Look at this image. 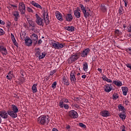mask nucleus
Instances as JSON below:
<instances>
[{
  "mask_svg": "<svg viewBox=\"0 0 131 131\" xmlns=\"http://www.w3.org/2000/svg\"><path fill=\"white\" fill-rule=\"evenodd\" d=\"M18 110L17 106L15 105V104L11 105V111H8L7 112L8 115L12 117V118H16L18 117Z\"/></svg>",
  "mask_w": 131,
  "mask_h": 131,
  "instance_id": "nucleus-1",
  "label": "nucleus"
},
{
  "mask_svg": "<svg viewBox=\"0 0 131 131\" xmlns=\"http://www.w3.org/2000/svg\"><path fill=\"white\" fill-rule=\"evenodd\" d=\"M50 117L49 116H41L37 118L38 123L45 125V124H49L50 122Z\"/></svg>",
  "mask_w": 131,
  "mask_h": 131,
  "instance_id": "nucleus-2",
  "label": "nucleus"
},
{
  "mask_svg": "<svg viewBox=\"0 0 131 131\" xmlns=\"http://www.w3.org/2000/svg\"><path fill=\"white\" fill-rule=\"evenodd\" d=\"M35 55L36 57V58H38L39 60H41V59H43L45 57H46V55L47 54H46V52H41V50H40V49L39 48H36L35 49Z\"/></svg>",
  "mask_w": 131,
  "mask_h": 131,
  "instance_id": "nucleus-3",
  "label": "nucleus"
},
{
  "mask_svg": "<svg viewBox=\"0 0 131 131\" xmlns=\"http://www.w3.org/2000/svg\"><path fill=\"white\" fill-rule=\"evenodd\" d=\"M18 11L20 13V15H24L26 12V7L25 4L23 2L18 4Z\"/></svg>",
  "mask_w": 131,
  "mask_h": 131,
  "instance_id": "nucleus-4",
  "label": "nucleus"
},
{
  "mask_svg": "<svg viewBox=\"0 0 131 131\" xmlns=\"http://www.w3.org/2000/svg\"><path fill=\"white\" fill-rule=\"evenodd\" d=\"M35 16L36 18L35 22L37 25H39V26H43V23L45 22L43 19L41 18L37 13L35 14Z\"/></svg>",
  "mask_w": 131,
  "mask_h": 131,
  "instance_id": "nucleus-5",
  "label": "nucleus"
},
{
  "mask_svg": "<svg viewBox=\"0 0 131 131\" xmlns=\"http://www.w3.org/2000/svg\"><path fill=\"white\" fill-rule=\"evenodd\" d=\"M80 8H81V10L83 14L84 18L86 19L88 18V17H90V13L86 11V9H85V7L83 6L82 4H80Z\"/></svg>",
  "mask_w": 131,
  "mask_h": 131,
  "instance_id": "nucleus-6",
  "label": "nucleus"
},
{
  "mask_svg": "<svg viewBox=\"0 0 131 131\" xmlns=\"http://www.w3.org/2000/svg\"><path fill=\"white\" fill-rule=\"evenodd\" d=\"M52 48L56 50H61L64 48V45L63 43H60L59 42H52Z\"/></svg>",
  "mask_w": 131,
  "mask_h": 131,
  "instance_id": "nucleus-7",
  "label": "nucleus"
},
{
  "mask_svg": "<svg viewBox=\"0 0 131 131\" xmlns=\"http://www.w3.org/2000/svg\"><path fill=\"white\" fill-rule=\"evenodd\" d=\"M79 58V56L77 54H75L73 55H71V57L68 58V63L71 64L73 62H75Z\"/></svg>",
  "mask_w": 131,
  "mask_h": 131,
  "instance_id": "nucleus-8",
  "label": "nucleus"
},
{
  "mask_svg": "<svg viewBox=\"0 0 131 131\" xmlns=\"http://www.w3.org/2000/svg\"><path fill=\"white\" fill-rule=\"evenodd\" d=\"M43 18L46 25H48L50 22V20H49V14L48 13V11H44L43 12Z\"/></svg>",
  "mask_w": 131,
  "mask_h": 131,
  "instance_id": "nucleus-9",
  "label": "nucleus"
},
{
  "mask_svg": "<svg viewBox=\"0 0 131 131\" xmlns=\"http://www.w3.org/2000/svg\"><path fill=\"white\" fill-rule=\"evenodd\" d=\"M69 115L72 118H77L78 117V114L75 111H71L69 113Z\"/></svg>",
  "mask_w": 131,
  "mask_h": 131,
  "instance_id": "nucleus-10",
  "label": "nucleus"
},
{
  "mask_svg": "<svg viewBox=\"0 0 131 131\" xmlns=\"http://www.w3.org/2000/svg\"><path fill=\"white\" fill-rule=\"evenodd\" d=\"M12 15L14 17V21H18V19L20 18V13L18 11H15L12 12Z\"/></svg>",
  "mask_w": 131,
  "mask_h": 131,
  "instance_id": "nucleus-11",
  "label": "nucleus"
},
{
  "mask_svg": "<svg viewBox=\"0 0 131 131\" xmlns=\"http://www.w3.org/2000/svg\"><path fill=\"white\" fill-rule=\"evenodd\" d=\"M0 52L2 54L3 56L8 55V50H7V48L3 46H0Z\"/></svg>",
  "mask_w": 131,
  "mask_h": 131,
  "instance_id": "nucleus-12",
  "label": "nucleus"
},
{
  "mask_svg": "<svg viewBox=\"0 0 131 131\" xmlns=\"http://www.w3.org/2000/svg\"><path fill=\"white\" fill-rule=\"evenodd\" d=\"M70 79L72 83H75V82H76V78H75V75H74V72H71Z\"/></svg>",
  "mask_w": 131,
  "mask_h": 131,
  "instance_id": "nucleus-13",
  "label": "nucleus"
},
{
  "mask_svg": "<svg viewBox=\"0 0 131 131\" xmlns=\"http://www.w3.org/2000/svg\"><path fill=\"white\" fill-rule=\"evenodd\" d=\"M104 89L106 93H110V91L113 90L112 85L111 84H107L104 86Z\"/></svg>",
  "mask_w": 131,
  "mask_h": 131,
  "instance_id": "nucleus-14",
  "label": "nucleus"
},
{
  "mask_svg": "<svg viewBox=\"0 0 131 131\" xmlns=\"http://www.w3.org/2000/svg\"><path fill=\"white\" fill-rule=\"evenodd\" d=\"M91 50L89 48H86L83 50V51L81 52V57H82L83 58H84L88 56V54L89 53H90V51Z\"/></svg>",
  "mask_w": 131,
  "mask_h": 131,
  "instance_id": "nucleus-15",
  "label": "nucleus"
},
{
  "mask_svg": "<svg viewBox=\"0 0 131 131\" xmlns=\"http://www.w3.org/2000/svg\"><path fill=\"white\" fill-rule=\"evenodd\" d=\"M64 103H69V100L67 98H63L60 101L59 106L60 108L64 107Z\"/></svg>",
  "mask_w": 131,
  "mask_h": 131,
  "instance_id": "nucleus-16",
  "label": "nucleus"
},
{
  "mask_svg": "<svg viewBox=\"0 0 131 131\" xmlns=\"http://www.w3.org/2000/svg\"><path fill=\"white\" fill-rule=\"evenodd\" d=\"M55 15L57 20H59V21H60V22L63 21V16L62 15V14L60 13V12L56 11Z\"/></svg>",
  "mask_w": 131,
  "mask_h": 131,
  "instance_id": "nucleus-17",
  "label": "nucleus"
},
{
  "mask_svg": "<svg viewBox=\"0 0 131 131\" xmlns=\"http://www.w3.org/2000/svg\"><path fill=\"white\" fill-rule=\"evenodd\" d=\"M8 114H8L6 111H2L0 112V116L4 119L8 118Z\"/></svg>",
  "mask_w": 131,
  "mask_h": 131,
  "instance_id": "nucleus-18",
  "label": "nucleus"
},
{
  "mask_svg": "<svg viewBox=\"0 0 131 131\" xmlns=\"http://www.w3.org/2000/svg\"><path fill=\"white\" fill-rule=\"evenodd\" d=\"M79 8H77V10H74V14L76 18H77L78 19H79L80 18V12H79Z\"/></svg>",
  "mask_w": 131,
  "mask_h": 131,
  "instance_id": "nucleus-19",
  "label": "nucleus"
},
{
  "mask_svg": "<svg viewBox=\"0 0 131 131\" xmlns=\"http://www.w3.org/2000/svg\"><path fill=\"white\" fill-rule=\"evenodd\" d=\"M25 45L28 47H30L32 45V40L28 37L25 39Z\"/></svg>",
  "mask_w": 131,
  "mask_h": 131,
  "instance_id": "nucleus-20",
  "label": "nucleus"
},
{
  "mask_svg": "<svg viewBox=\"0 0 131 131\" xmlns=\"http://www.w3.org/2000/svg\"><path fill=\"white\" fill-rule=\"evenodd\" d=\"M113 83L114 84H115L116 86H118V88H120V86H122V82L119 80H113Z\"/></svg>",
  "mask_w": 131,
  "mask_h": 131,
  "instance_id": "nucleus-21",
  "label": "nucleus"
},
{
  "mask_svg": "<svg viewBox=\"0 0 131 131\" xmlns=\"http://www.w3.org/2000/svg\"><path fill=\"white\" fill-rule=\"evenodd\" d=\"M31 37L33 41H35V45H36L37 40H38V36L36 34H33L31 35Z\"/></svg>",
  "mask_w": 131,
  "mask_h": 131,
  "instance_id": "nucleus-22",
  "label": "nucleus"
},
{
  "mask_svg": "<svg viewBox=\"0 0 131 131\" xmlns=\"http://www.w3.org/2000/svg\"><path fill=\"white\" fill-rule=\"evenodd\" d=\"M122 92L124 96H127V93H128V88L126 86L121 87Z\"/></svg>",
  "mask_w": 131,
  "mask_h": 131,
  "instance_id": "nucleus-23",
  "label": "nucleus"
},
{
  "mask_svg": "<svg viewBox=\"0 0 131 131\" xmlns=\"http://www.w3.org/2000/svg\"><path fill=\"white\" fill-rule=\"evenodd\" d=\"M100 115L101 116H103V117H108V116H110V113H109L108 111H102L100 113Z\"/></svg>",
  "mask_w": 131,
  "mask_h": 131,
  "instance_id": "nucleus-24",
  "label": "nucleus"
},
{
  "mask_svg": "<svg viewBox=\"0 0 131 131\" xmlns=\"http://www.w3.org/2000/svg\"><path fill=\"white\" fill-rule=\"evenodd\" d=\"M13 76L14 73H13V71H10L6 76V78L7 79H8V80H12Z\"/></svg>",
  "mask_w": 131,
  "mask_h": 131,
  "instance_id": "nucleus-25",
  "label": "nucleus"
},
{
  "mask_svg": "<svg viewBox=\"0 0 131 131\" xmlns=\"http://www.w3.org/2000/svg\"><path fill=\"white\" fill-rule=\"evenodd\" d=\"M31 5H32V6H34V7H35L36 8H37L38 9H40V10H41L42 9V7H41V6H40V5L38 4V3L34 2V1H32L31 2Z\"/></svg>",
  "mask_w": 131,
  "mask_h": 131,
  "instance_id": "nucleus-26",
  "label": "nucleus"
},
{
  "mask_svg": "<svg viewBox=\"0 0 131 131\" xmlns=\"http://www.w3.org/2000/svg\"><path fill=\"white\" fill-rule=\"evenodd\" d=\"M11 38L12 40L13 45H14V46H15L16 47H17L18 42H17V41H16V39L15 38V36H14V34L13 33H11Z\"/></svg>",
  "mask_w": 131,
  "mask_h": 131,
  "instance_id": "nucleus-27",
  "label": "nucleus"
},
{
  "mask_svg": "<svg viewBox=\"0 0 131 131\" xmlns=\"http://www.w3.org/2000/svg\"><path fill=\"white\" fill-rule=\"evenodd\" d=\"M65 30L71 32H73L75 30V28L73 26H68L65 27Z\"/></svg>",
  "mask_w": 131,
  "mask_h": 131,
  "instance_id": "nucleus-28",
  "label": "nucleus"
},
{
  "mask_svg": "<svg viewBox=\"0 0 131 131\" xmlns=\"http://www.w3.org/2000/svg\"><path fill=\"white\" fill-rule=\"evenodd\" d=\"M66 19L68 22H71L73 19V17L71 14H69L66 16Z\"/></svg>",
  "mask_w": 131,
  "mask_h": 131,
  "instance_id": "nucleus-29",
  "label": "nucleus"
},
{
  "mask_svg": "<svg viewBox=\"0 0 131 131\" xmlns=\"http://www.w3.org/2000/svg\"><path fill=\"white\" fill-rule=\"evenodd\" d=\"M27 21H28L30 26H32V27H35V26H36L35 23H34V21H33V20H32V19L28 18Z\"/></svg>",
  "mask_w": 131,
  "mask_h": 131,
  "instance_id": "nucleus-30",
  "label": "nucleus"
},
{
  "mask_svg": "<svg viewBox=\"0 0 131 131\" xmlns=\"http://www.w3.org/2000/svg\"><path fill=\"white\" fill-rule=\"evenodd\" d=\"M36 86H37V84H36V83L32 85V90L34 94L35 93H37V88H36Z\"/></svg>",
  "mask_w": 131,
  "mask_h": 131,
  "instance_id": "nucleus-31",
  "label": "nucleus"
},
{
  "mask_svg": "<svg viewBox=\"0 0 131 131\" xmlns=\"http://www.w3.org/2000/svg\"><path fill=\"white\" fill-rule=\"evenodd\" d=\"M62 81L64 82V84H65L66 85H69L70 84L69 81L67 79V78H66L65 76H63Z\"/></svg>",
  "mask_w": 131,
  "mask_h": 131,
  "instance_id": "nucleus-32",
  "label": "nucleus"
},
{
  "mask_svg": "<svg viewBox=\"0 0 131 131\" xmlns=\"http://www.w3.org/2000/svg\"><path fill=\"white\" fill-rule=\"evenodd\" d=\"M83 69L84 71H88L89 70V66L88 65V63L86 62H84L83 64Z\"/></svg>",
  "mask_w": 131,
  "mask_h": 131,
  "instance_id": "nucleus-33",
  "label": "nucleus"
},
{
  "mask_svg": "<svg viewBox=\"0 0 131 131\" xmlns=\"http://www.w3.org/2000/svg\"><path fill=\"white\" fill-rule=\"evenodd\" d=\"M118 108L119 110V111H124V110H125V108H124V106H122L121 104H119L118 106Z\"/></svg>",
  "mask_w": 131,
  "mask_h": 131,
  "instance_id": "nucleus-34",
  "label": "nucleus"
},
{
  "mask_svg": "<svg viewBox=\"0 0 131 131\" xmlns=\"http://www.w3.org/2000/svg\"><path fill=\"white\" fill-rule=\"evenodd\" d=\"M119 117L120 118H121V119H122V120H124V119H125V118L126 117V116L122 113H121L119 114Z\"/></svg>",
  "mask_w": 131,
  "mask_h": 131,
  "instance_id": "nucleus-35",
  "label": "nucleus"
},
{
  "mask_svg": "<svg viewBox=\"0 0 131 131\" xmlns=\"http://www.w3.org/2000/svg\"><path fill=\"white\" fill-rule=\"evenodd\" d=\"M118 99V95L116 94H114L113 95V100H117Z\"/></svg>",
  "mask_w": 131,
  "mask_h": 131,
  "instance_id": "nucleus-36",
  "label": "nucleus"
},
{
  "mask_svg": "<svg viewBox=\"0 0 131 131\" xmlns=\"http://www.w3.org/2000/svg\"><path fill=\"white\" fill-rule=\"evenodd\" d=\"M79 126H80V127H83V128H85V127H86V126H85V124L82 123H79Z\"/></svg>",
  "mask_w": 131,
  "mask_h": 131,
  "instance_id": "nucleus-37",
  "label": "nucleus"
},
{
  "mask_svg": "<svg viewBox=\"0 0 131 131\" xmlns=\"http://www.w3.org/2000/svg\"><path fill=\"white\" fill-rule=\"evenodd\" d=\"M27 10L29 13H33V10H32V8L30 7H27Z\"/></svg>",
  "mask_w": 131,
  "mask_h": 131,
  "instance_id": "nucleus-38",
  "label": "nucleus"
},
{
  "mask_svg": "<svg viewBox=\"0 0 131 131\" xmlns=\"http://www.w3.org/2000/svg\"><path fill=\"white\" fill-rule=\"evenodd\" d=\"M57 85V82L54 81L52 84V89H56V86Z\"/></svg>",
  "mask_w": 131,
  "mask_h": 131,
  "instance_id": "nucleus-39",
  "label": "nucleus"
},
{
  "mask_svg": "<svg viewBox=\"0 0 131 131\" xmlns=\"http://www.w3.org/2000/svg\"><path fill=\"white\" fill-rule=\"evenodd\" d=\"M19 80L20 83H23V82H25V79L24 77L19 78Z\"/></svg>",
  "mask_w": 131,
  "mask_h": 131,
  "instance_id": "nucleus-40",
  "label": "nucleus"
},
{
  "mask_svg": "<svg viewBox=\"0 0 131 131\" xmlns=\"http://www.w3.org/2000/svg\"><path fill=\"white\" fill-rule=\"evenodd\" d=\"M101 10L103 11V12H106L107 8H106L105 6H101Z\"/></svg>",
  "mask_w": 131,
  "mask_h": 131,
  "instance_id": "nucleus-41",
  "label": "nucleus"
},
{
  "mask_svg": "<svg viewBox=\"0 0 131 131\" xmlns=\"http://www.w3.org/2000/svg\"><path fill=\"white\" fill-rule=\"evenodd\" d=\"M128 32H131V25H129L127 27Z\"/></svg>",
  "mask_w": 131,
  "mask_h": 131,
  "instance_id": "nucleus-42",
  "label": "nucleus"
},
{
  "mask_svg": "<svg viewBox=\"0 0 131 131\" xmlns=\"http://www.w3.org/2000/svg\"><path fill=\"white\" fill-rule=\"evenodd\" d=\"M5 34V31L3 29L0 28V35H4Z\"/></svg>",
  "mask_w": 131,
  "mask_h": 131,
  "instance_id": "nucleus-43",
  "label": "nucleus"
},
{
  "mask_svg": "<svg viewBox=\"0 0 131 131\" xmlns=\"http://www.w3.org/2000/svg\"><path fill=\"white\" fill-rule=\"evenodd\" d=\"M123 12V8H122V7L120 8V9L119 10V14H120V15H121Z\"/></svg>",
  "mask_w": 131,
  "mask_h": 131,
  "instance_id": "nucleus-44",
  "label": "nucleus"
},
{
  "mask_svg": "<svg viewBox=\"0 0 131 131\" xmlns=\"http://www.w3.org/2000/svg\"><path fill=\"white\" fill-rule=\"evenodd\" d=\"M102 78L103 80H104V81H106L107 79H108V78L106 77L105 75H104L102 76Z\"/></svg>",
  "mask_w": 131,
  "mask_h": 131,
  "instance_id": "nucleus-45",
  "label": "nucleus"
},
{
  "mask_svg": "<svg viewBox=\"0 0 131 131\" xmlns=\"http://www.w3.org/2000/svg\"><path fill=\"white\" fill-rule=\"evenodd\" d=\"M126 52H127V53L131 55V48H127L126 49Z\"/></svg>",
  "mask_w": 131,
  "mask_h": 131,
  "instance_id": "nucleus-46",
  "label": "nucleus"
},
{
  "mask_svg": "<svg viewBox=\"0 0 131 131\" xmlns=\"http://www.w3.org/2000/svg\"><path fill=\"white\" fill-rule=\"evenodd\" d=\"M63 107L66 109H69V105H68V104H63Z\"/></svg>",
  "mask_w": 131,
  "mask_h": 131,
  "instance_id": "nucleus-47",
  "label": "nucleus"
},
{
  "mask_svg": "<svg viewBox=\"0 0 131 131\" xmlns=\"http://www.w3.org/2000/svg\"><path fill=\"white\" fill-rule=\"evenodd\" d=\"M106 81V82H108V83H111L113 82V81H112V80H111V79H108V78Z\"/></svg>",
  "mask_w": 131,
  "mask_h": 131,
  "instance_id": "nucleus-48",
  "label": "nucleus"
},
{
  "mask_svg": "<svg viewBox=\"0 0 131 131\" xmlns=\"http://www.w3.org/2000/svg\"><path fill=\"white\" fill-rule=\"evenodd\" d=\"M13 97L16 99H19V96L15 93L13 94Z\"/></svg>",
  "mask_w": 131,
  "mask_h": 131,
  "instance_id": "nucleus-49",
  "label": "nucleus"
},
{
  "mask_svg": "<svg viewBox=\"0 0 131 131\" xmlns=\"http://www.w3.org/2000/svg\"><path fill=\"white\" fill-rule=\"evenodd\" d=\"M124 3L125 7L126 8L127 7V1L126 0H123Z\"/></svg>",
  "mask_w": 131,
  "mask_h": 131,
  "instance_id": "nucleus-50",
  "label": "nucleus"
},
{
  "mask_svg": "<svg viewBox=\"0 0 131 131\" xmlns=\"http://www.w3.org/2000/svg\"><path fill=\"white\" fill-rule=\"evenodd\" d=\"M56 70H53V71L50 72V75H53V74H54V73H56Z\"/></svg>",
  "mask_w": 131,
  "mask_h": 131,
  "instance_id": "nucleus-51",
  "label": "nucleus"
},
{
  "mask_svg": "<svg viewBox=\"0 0 131 131\" xmlns=\"http://www.w3.org/2000/svg\"><path fill=\"white\" fill-rule=\"evenodd\" d=\"M0 24L1 25H5V21L2 20V19H0Z\"/></svg>",
  "mask_w": 131,
  "mask_h": 131,
  "instance_id": "nucleus-52",
  "label": "nucleus"
},
{
  "mask_svg": "<svg viewBox=\"0 0 131 131\" xmlns=\"http://www.w3.org/2000/svg\"><path fill=\"white\" fill-rule=\"evenodd\" d=\"M116 34H119L120 31L118 29H117L115 31Z\"/></svg>",
  "mask_w": 131,
  "mask_h": 131,
  "instance_id": "nucleus-53",
  "label": "nucleus"
},
{
  "mask_svg": "<svg viewBox=\"0 0 131 131\" xmlns=\"http://www.w3.org/2000/svg\"><path fill=\"white\" fill-rule=\"evenodd\" d=\"M42 42V40L41 39H39L38 41V45H41V43Z\"/></svg>",
  "mask_w": 131,
  "mask_h": 131,
  "instance_id": "nucleus-54",
  "label": "nucleus"
},
{
  "mask_svg": "<svg viewBox=\"0 0 131 131\" xmlns=\"http://www.w3.org/2000/svg\"><path fill=\"white\" fill-rule=\"evenodd\" d=\"M81 77H82V78H83L84 79H85V78H86V75H82Z\"/></svg>",
  "mask_w": 131,
  "mask_h": 131,
  "instance_id": "nucleus-55",
  "label": "nucleus"
},
{
  "mask_svg": "<svg viewBox=\"0 0 131 131\" xmlns=\"http://www.w3.org/2000/svg\"><path fill=\"white\" fill-rule=\"evenodd\" d=\"M131 64L130 63H127L126 64V67H127V68H129L130 67Z\"/></svg>",
  "mask_w": 131,
  "mask_h": 131,
  "instance_id": "nucleus-56",
  "label": "nucleus"
},
{
  "mask_svg": "<svg viewBox=\"0 0 131 131\" xmlns=\"http://www.w3.org/2000/svg\"><path fill=\"white\" fill-rule=\"evenodd\" d=\"M52 131H59L58 130V129H57V128H53V129H52Z\"/></svg>",
  "mask_w": 131,
  "mask_h": 131,
  "instance_id": "nucleus-57",
  "label": "nucleus"
},
{
  "mask_svg": "<svg viewBox=\"0 0 131 131\" xmlns=\"http://www.w3.org/2000/svg\"><path fill=\"white\" fill-rule=\"evenodd\" d=\"M98 71H99V72L100 73H102V69H100V68H98L97 69Z\"/></svg>",
  "mask_w": 131,
  "mask_h": 131,
  "instance_id": "nucleus-58",
  "label": "nucleus"
},
{
  "mask_svg": "<svg viewBox=\"0 0 131 131\" xmlns=\"http://www.w3.org/2000/svg\"><path fill=\"white\" fill-rule=\"evenodd\" d=\"M125 104L126 105H128V100H125Z\"/></svg>",
  "mask_w": 131,
  "mask_h": 131,
  "instance_id": "nucleus-59",
  "label": "nucleus"
},
{
  "mask_svg": "<svg viewBox=\"0 0 131 131\" xmlns=\"http://www.w3.org/2000/svg\"><path fill=\"white\" fill-rule=\"evenodd\" d=\"M66 128H67V129H69V128H70V125H67L66 126Z\"/></svg>",
  "mask_w": 131,
  "mask_h": 131,
  "instance_id": "nucleus-60",
  "label": "nucleus"
},
{
  "mask_svg": "<svg viewBox=\"0 0 131 131\" xmlns=\"http://www.w3.org/2000/svg\"><path fill=\"white\" fill-rule=\"evenodd\" d=\"M11 6H12V7H13L14 8H17V6H16V5H12Z\"/></svg>",
  "mask_w": 131,
  "mask_h": 131,
  "instance_id": "nucleus-61",
  "label": "nucleus"
},
{
  "mask_svg": "<svg viewBox=\"0 0 131 131\" xmlns=\"http://www.w3.org/2000/svg\"><path fill=\"white\" fill-rule=\"evenodd\" d=\"M84 2H85V3H89V2H90V0H84Z\"/></svg>",
  "mask_w": 131,
  "mask_h": 131,
  "instance_id": "nucleus-62",
  "label": "nucleus"
},
{
  "mask_svg": "<svg viewBox=\"0 0 131 131\" xmlns=\"http://www.w3.org/2000/svg\"><path fill=\"white\" fill-rule=\"evenodd\" d=\"M21 78H23V77L24 76V75H23V74H21Z\"/></svg>",
  "mask_w": 131,
  "mask_h": 131,
  "instance_id": "nucleus-63",
  "label": "nucleus"
},
{
  "mask_svg": "<svg viewBox=\"0 0 131 131\" xmlns=\"http://www.w3.org/2000/svg\"><path fill=\"white\" fill-rule=\"evenodd\" d=\"M77 75H78H78H80V73H78L77 74Z\"/></svg>",
  "mask_w": 131,
  "mask_h": 131,
  "instance_id": "nucleus-64",
  "label": "nucleus"
}]
</instances>
